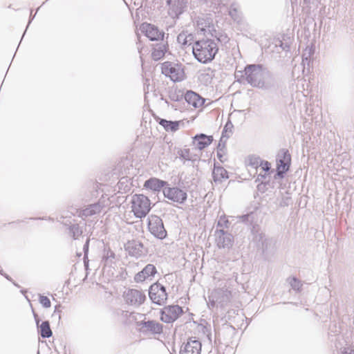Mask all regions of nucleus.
Wrapping results in <instances>:
<instances>
[{"instance_id":"19","label":"nucleus","mask_w":354,"mask_h":354,"mask_svg":"<svg viewBox=\"0 0 354 354\" xmlns=\"http://www.w3.org/2000/svg\"><path fill=\"white\" fill-rule=\"evenodd\" d=\"M156 273V268L152 264H147L142 271L136 274L134 279L136 282H142Z\"/></svg>"},{"instance_id":"48","label":"nucleus","mask_w":354,"mask_h":354,"mask_svg":"<svg viewBox=\"0 0 354 354\" xmlns=\"http://www.w3.org/2000/svg\"><path fill=\"white\" fill-rule=\"evenodd\" d=\"M319 1L320 0H304V3L308 4H315Z\"/></svg>"},{"instance_id":"22","label":"nucleus","mask_w":354,"mask_h":354,"mask_svg":"<svg viewBox=\"0 0 354 354\" xmlns=\"http://www.w3.org/2000/svg\"><path fill=\"white\" fill-rule=\"evenodd\" d=\"M181 121H170L165 119H160L159 124L161 125L166 131L176 132L179 129Z\"/></svg>"},{"instance_id":"43","label":"nucleus","mask_w":354,"mask_h":354,"mask_svg":"<svg viewBox=\"0 0 354 354\" xmlns=\"http://www.w3.org/2000/svg\"><path fill=\"white\" fill-rule=\"evenodd\" d=\"M342 354H354V350L351 348H344L342 351Z\"/></svg>"},{"instance_id":"49","label":"nucleus","mask_w":354,"mask_h":354,"mask_svg":"<svg viewBox=\"0 0 354 354\" xmlns=\"http://www.w3.org/2000/svg\"><path fill=\"white\" fill-rule=\"evenodd\" d=\"M0 274H2V275H3V276H5V277H6V279H10V278H9V277H8V275L4 274L3 273V270H2V269H0Z\"/></svg>"},{"instance_id":"23","label":"nucleus","mask_w":354,"mask_h":354,"mask_svg":"<svg viewBox=\"0 0 354 354\" xmlns=\"http://www.w3.org/2000/svg\"><path fill=\"white\" fill-rule=\"evenodd\" d=\"M167 184L165 181L158 178H150L145 181V187L153 191H159Z\"/></svg>"},{"instance_id":"20","label":"nucleus","mask_w":354,"mask_h":354,"mask_svg":"<svg viewBox=\"0 0 354 354\" xmlns=\"http://www.w3.org/2000/svg\"><path fill=\"white\" fill-rule=\"evenodd\" d=\"M185 100L189 104L194 108H199L202 106L205 100L199 95L194 91H188L185 95Z\"/></svg>"},{"instance_id":"32","label":"nucleus","mask_w":354,"mask_h":354,"mask_svg":"<svg viewBox=\"0 0 354 354\" xmlns=\"http://www.w3.org/2000/svg\"><path fill=\"white\" fill-rule=\"evenodd\" d=\"M69 230L74 239H78L82 234V230L78 225H71Z\"/></svg>"},{"instance_id":"21","label":"nucleus","mask_w":354,"mask_h":354,"mask_svg":"<svg viewBox=\"0 0 354 354\" xmlns=\"http://www.w3.org/2000/svg\"><path fill=\"white\" fill-rule=\"evenodd\" d=\"M103 205L100 203H93L83 209L80 212V215L85 217L91 216L100 214Z\"/></svg>"},{"instance_id":"31","label":"nucleus","mask_w":354,"mask_h":354,"mask_svg":"<svg viewBox=\"0 0 354 354\" xmlns=\"http://www.w3.org/2000/svg\"><path fill=\"white\" fill-rule=\"evenodd\" d=\"M289 284L291 288L296 291H299L301 288L302 283L300 280L297 279L296 277H290L288 279Z\"/></svg>"},{"instance_id":"46","label":"nucleus","mask_w":354,"mask_h":354,"mask_svg":"<svg viewBox=\"0 0 354 354\" xmlns=\"http://www.w3.org/2000/svg\"><path fill=\"white\" fill-rule=\"evenodd\" d=\"M33 315H34V318H35V322H36L37 328H38L40 326L39 325L40 320H39V319L38 317L37 314H36L34 311H33Z\"/></svg>"},{"instance_id":"6","label":"nucleus","mask_w":354,"mask_h":354,"mask_svg":"<svg viewBox=\"0 0 354 354\" xmlns=\"http://www.w3.org/2000/svg\"><path fill=\"white\" fill-rule=\"evenodd\" d=\"M123 298L127 305L137 308L145 302L146 295L142 290L132 288L124 292Z\"/></svg>"},{"instance_id":"5","label":"nucleus","mask_w":354,"mask_h":354,"mask_svg":"<svg viewBox=\"0 0 354 354\" xmlns=\"http://www.w3.org/2000/svg\"><path fill=\"white\" fill-rule=\"evenodd\" d=\"M137 325L139 331L145 335H160L163 333V325L156 320H143Z\"/></svg>"},{"instance_id":"1","label":"nucleus","mask_w":354,"mask_h":354,"mask_svg":"<svg viewBox=\"0 0 354 354\" xmlns=\"http://www.w3.org/2000/svg\"><path fill=\"white\" fill-rule=\"evenodd\" d=\"M219 39L203 38L196 41L192 46L194 57L201 63L207 64L212 61L218 51Z\"/></svg>"},{"instance_id":"47","label":"nucleus","mask_w":354,"mask_h":354,"mask_svg":"<svg viewBox=\"0 0 354 354\" xmlns=\"http://www.w3.org/2000/svg\"><path fill=\"white\" fill-rule=\"evenodd\" d=\"M236 10L235 8L231 9L230 10V15L233 19H236Z\"/></svg>"},{"instance_id":"8","label":"nucleus","mask_w":354,"mask_h":354,"mask_svg":"<svg viewBox=\"0 0 354 354\" xmlns=\"http://www.w3.org/2000/svg\"><path fill=\"white\" fill-rule=\"evenodd\" d=\"M149 296L151 301L158 305L164 304L167 299L165 287L159 283H155L150 286Z\"/></svg>"},{"instance_id":"51","label":"nucleus","mask_w":354,"mask_h":354,"mask_svg":"<svg viewBox=\"0 0 354 354\" xmlns=\"http://www.w3.org/2000/svg\"><path fill=\"white\" fill-rule=\"evenodd\" d=\"M200 25L203 26V24H202V23L201 24V23L199 22V21H198V26H200Z\"/></svg>"},{"instance_id":"45","label":"nucleus","mask_w":354,"mask_h":354,"mask_svg":"<svg viewBox=\"0 0 354 354\" xmlns=\"http://www.w3.org/2000/svg\"><path fill=\"white\" fill-rule=\"evenodd\" d=\"M33 315H34V318H35V322H36L37 328H38L40 326L39 325L40 320H39V319L38 317L37 314H36L34 311H33Z\"/></svg>"},{"instance_id":"44","label":"nucleus","mask_w":354,"mask_h":354,"mask_svg":"<svg viewBox=\"0 0 354 354\" xmlns=\"http://www.w3.org/2000/svg\"><path fill=\"white\" fill-rule=\"evenodd\" d=\"M33 315H34V318H35V322H36L37 328H38L40 326L39 325L40 320H39V319L38 317L37 314H36L34 311H33Z\"/></svg>"},{"instance_id":"38","label":"nucleus","mask_w":354,"mask_h":354,"mask_svg":"<svg viewBox=\"0 0 354 354\" xmlns=\"http://www.w3.org/2000/svg\"><path fill=\"white\" fill-rule=\"evenodd\" d=\"M314 53V49L313 46H307L303 52L302 58L305 59H310L311 56Z\"/></svg>"},{"instance_id":"9","label":"nucleus","mask_w":354,"mask_h":354,"mask_svg":"<svg viewBox=\"0 0 354 354\" xmlns=\"http://www.w3.org/2000/svg\"><path fill=\"white\" fill-rule=\"evenodd\" d=\"M215 243L219 249L230 250L234 242L233 235L226 230H216L214 232Z\"/></svg>"},{"instance_id":"7","label":"nucleus","mask_w":354,"mask_h":354,"mask_svg":"<svg viewBox=\"0 0 354 354\" xmlns=\"http://www.w3.org/2000/svg\"><path fill=\"white\" fill-rule=\"evenodd\" d=\"M149 232L156 238L163 239L167 236L162 220L156 215H151L148 218Z\"/></svg>"},{"instance_id":"17","label":"nucleus","mask_w":354,"mask_h":354,"mask_svg":"<svg viewBox=\"0 0 354 354\" xmlns=\"http://www.w3.org/2000/svg\"><path fill=\"white\" fill-rule=\"evenodd\" d=\"M258 241L263 253H270L276 249V241L272 239L267 237L264 234H259Z\"/></svg>"},{"instance_id":"50","label":"nucleus","mask_w":354,"mask_h":354,"mask_svg":"<svg viewBox=\"0 0 354 354\" xmlns=\"http://www.w3.org/2000/svg\"><path fill=\"white\" fill-rule=\"evenodd\" d=\"M201 29L202 31L203 32H206V29L205 28V27L202 26L201 28H200Z\"/></svg>"},{"instance_id":"11","label":"nucleus","mask_w":354,"mask_h":354,"mask_svg":"<svg viewBox=\"0 0 354 354\" xmlns=\"http://www.w3.org/2000/svg\"><path fill=\"white\" fill-rule=\"evenodd\" d=\"M162 73L169 76L174 82L181 81L184 77V72L180 66L169 62L162 64Z\"/></svg>"},{"instance_id":"39","label":"nucleus","mask_w":354,"mask_h":354,"mask_svg":"<svg viewBox=\"0 0 354 354\" xmlns=\"http://www.w3.org/2000/svg\"><path fill=\"white\" fill-rule=\"evenodd\" d=\"M259 167H261L263 171H268L270 169L271 165L268 161L261 160Z\"/></svg>"},{"instance_id":"36","label":"nucleus","mask_w":354,"mask_h":354,"mask_svg":"<svg viewBox=\"0 0 354 354\" xmlns=\"http://www.w3.org/2000/svg\"><path fill=\"white\" fill-rule=\"evenodd\" d=\"M39 301L44 308H48L51 306L50 299L46 296L40 294L39 295Z\"/></svg>"},{"instance_id":"30","label":"nucleus","mask_w":354,"mask_h":354,"mask_svg":"<svg viewBox=\"0 0 354 354\" xmlns=\"http://www.w3.org/2000/svg\"><path fill=\"white\" fill-rule=\"evenodd\" d=\"M115 258V253L109 249H105L104 250V254H103V261L105 263V265L111 264L114 259Z\"/></svg>"},{"instance_id":"37","label":"nucleus","mask_w":354,"mask_h":354,"mask_svg":"<svg viewBox=\"0 0 354 354\" xmlns=\"http://www.w3.org/2000/svg\"><path fill=\"white\" fill-rule=\"evenodd\" d=\"M261 159L256 156H250L248 158L249 165L254 168H258L261 164Z\"/></svg>"},{"instance_id":"35","label":"nucleus","mask_w":354,"mask_h":354,"mask_svg":"<svg viewBox=\"0 0 354 354\" xmlns=\"http://www.w3.org/2000/svg\"><path fill=\"white\" fill-rule=\"evenodd\" d=\"M228 138H226V137H225L223 136H221V139L219 140V142H218V147H217V155H218L219 158H221V152L223 151V150L225 148V143H226V141H227V140Z\"/></svg>"},{"instance_id":"33","label":"nucleus","mask_w":354,"mask_h":354,"mask_svg":"<svg viewBox=\"0 0 354 354\" xmlns=\"http://www.w3.org/2000/svg\"><path fill=\"white\" fill-rule=\"evenodd\" d=\"M178 154L179 155V158L184 161L192 160L190 150L189 149H179L178 151Z\"/></svg>"},{"instance_id":"42","label":"nucleus","mask_w":354,"mask_h":354,"mask_svg":"<svg viewBox=\"0 0 354 354\" xmlns=\"http://www.w3.org/2000/svg\"><path fill=\"white\" fill-rule=\"evenodd\" d=\"M310 59H308L307 60L302 58V64L304 66V69H303V71H304L305 68H306V66H307L308 67V69H309V67H310Z\"/></svg>"},{"instance_id":"16","label":"nucleus","mask_w":354,"mask_h":354,"mask_svg":"<svg viewBox=\"0 0 354 354\" xmlns=\"http://www.w3.org/2000/svg\"><path fill=\"white\" fill-rule=\"evenodd\" d=\"M201 343L200 341L190 338L181 346L180 354H201Z\"/></svg>"},{"instance_id":"52","label":"nucleus","mask_w":354,"mask_h":354,"mask_svg":"<svg viewBox=\"0 0 354 354\" xmlns=\"http://www.w3.org/2000/svg\"><path fill=\"white\" fill-rule=\"evenodd\" d=\"M208 30L210 31V26H208Z\"/></svg>"},{"instance_id":"25","label":"nucleus","mask_w":354,"mask_h":354,"mask_svg":"<svg viewBox=\"0 0 354 354\" xmlns=\"http://www.w3.org/2000/svg\"><path fill=\"white\" fill-rule=\"evenodd\" d=\"M143 245L140 242H132L128 245L129 252L134 257H139L142 253Z\"/></svg>"},{"instance_id":"41","label":"nucleus","mask_w":354,"mask_h":354,"mask_svg":"<svg viewBox=\"0 0 354 354\" xmlns=\"http://www.w3.org/2000/svg\"><path fill=\"white\" fill-rule=\"evenodd\" d=\"M88 245H89V239H87L86 241V243H85V244L84 245V247H83V250H84V259L87 257V252L88 251Z\"/></svg>"},{"instance_id":"15","label":"nucleus","mask_w":354,"mask_h":354,"mask_svg":"<svg viewBox=\"0 0 354 354\" xmlns=\"http://www.w3.org/2000/svg\"><path fill=\"white\" fill-rule=\"evenodd\" d=\"M140 30L151 41L162 40L164 38L165 33L152 24H142Z\"/></svg>"},{"instance_id":"29","label":"nucleus","mask_w":354,"mask_h":354,"mask_svg":"<svg viewBox=\"0 0 354 354\" xmlns=\"http://www.w3.org/2000/svg\"><path fill=\"white\" fill-rule=\"evenodd\" d=\"M230 223L225 215L221 216L218 220L216 230H225L229 229Z\"/></svg>"},{"instance_id":"26","label":"nucleus","mask_w":354,"mask_h":354,"mask_svg":"<svg viewBox=\"0 0 354 354\" xmlns=\"http://www.w3.org/2000/svg\"><path fill=\"white\" fill-rule=\"evenodd\" d=\"M212 174L215 182H221L228 178L227 171L222 167H215Z\"/></svg>"},{"instance_id":"10","label":"nucleus","mask_w":354,"mask_h":354,"mask_svg":"<svg viewBox=\"0 0 354 354\" xmlns=\"http://www.w3.org/2000/svg\"><path fill=\"white\" fill-rule=\"evenodd\" d=\"M277 175L281 178L283 177V174L289 170L291 156L287 149H281L277 156Z\"/></svg>"},{"instance_id":"13","label":"nucleus","mask_w":354,"mask_h":354,"mask_svg":"<svg viewBox=\"0 0 354 354\" xmlns=\"http://www.w3.org/2000/svg\"><path fill=\"white\" fill-rule=\"evenodd\" d=\"M187 0H167L168 14L172 18H178L187 8Z\"/></svg>"},{"instance_id":"14","label":"nucleus","mask_w":354,"mask_h":354,"mask_svg":"<svg viewBox=\"0 0 354 354\" xmlns=\"http://www.w3.org/2000/svg\"><path fill=\"white\" fill-rule=\"evenodd\" d=\"M163 194L167 198L180 204L183 203L187 198L186 192L178 187H164Z\"/></svg>"},{"instance_id":"12","label":"nucleus","mask_w":354,"mask_h":354,"mask_svg":"<svg viewBox=\"0 0 354 354\" xmlns=\"http://www.w3.org/2000/svg\"><path fill=\"white\" fill-rule=\"evenodd\" d=\"M183 313L182 308L178 305L167 306L161 310L160 319L167 324L173 323Z\"/></svg>"},{"instance_id":"4","label":"nucleus","mask_w":354,"mask_h":354,"mask_svg":"<svg viewBox=\"0 0 354 354\" xmlns=\"http://www.w3.org/2000/svg\"><path fill=\"white\" fill-rule=\"evenodd\" d=\"M131 211L136 218L145 217L151 209V202L143 194H134L131 198Z\"/></svg>"},{"instance_id":"27","label":"nucleus","mask_w":354,"mask_h":354,"mask_svg":"<svg viewBox=\"0 0 354 354\" xmlns=\"http://www.w3.org/2000/svg\"><path fill=\"white\" fill-rule=\"evenodd\" d=\"M194 39V36L187 32H182L177 37V41L183 46L190 45Z\"/></svg>"},{"instance_id":"40","label":"nucleus","mask_w":354,"mask_h":354,"mask_svg":"<svg viewBox=\"0 0 354 354\" xmlns=\"http://www.w3.org/2000/svg\"><path fill=\"white\" fill-rule=\"evenodd\" d=\"M60 307V305L55 306V310L53 314V317H57L58 320H60L61 319V310L59 309Z\"/></svg>"},{"instance_id":"18","label":"nucleus","mask_w":354,"mask_h":354,"mask_svg":"<svg viewBox=\"0 0 354 354\" xmlns=\"http://www.w3.org/2000/svg\"><path fill=\"white\" fill-rule=\"evenodd\" d=\"M212 136H208L205 134L201 133L193 138V145L195 148L202 150L208 147L212 142Z\"/></svg>"},{"instance_id":"34","label":"nucleus","mask_w":354,"mask_h":354,"mask_svg":"<svg viewBox=\"0 0 354 354\" xmlns=\"http://www.w3.org/2000/svg\"><path fill=\"white\" fill-rule=\"evenodd\" d=\"M234 126L231 121H227L225 124L224 129L222 132V136L230 138V136L232 134V129Z\"/></svg>"},{"instance_id":"24","label":"nucleus","mask_w":354,"mask_h":354,"mask_svg":"<svg viewBox=\"0 0 354 354\" xmlns=\"http://www.w3.org/2000/svg\"><path fill=\"white\" fill-rule=\"evenodd\" d=\"M167 44L164 43H160L156 44L153 48L151 53L152 58L154 60H159L162 58L167 51Z\"/></svg>"},{"instance_id":"28","label":"nucleus","mask_w":354,"mask_h":354,"mask_svg":"<svg viewBox=\"0 0 354 354\" xmlns=\"http://www.w3.org/2000/svg\"><path fill=\"white\" fill-rule=\"evenodd\" d=\"M38 328H39V333L43 338H48L53 335L50 324L48 321L43 322Z\"/></svg>"},{"instance_id":"3","label":"nucleus","mask_w":354,"mask_h":354,"mask_svg":"<svg viewBox=\"0 0 354 354\" xmlns=\"http://www.w3.org/2000/svg\"><path fill=\"white\" fill-rule=\"evenodd\" d=\"M225 282L222 288H215L209 295L207 302L209 308H214L215 306L224 307L231 302L232 294L227 286L230 279H225Z\"/></svg>"},{"instance_id":"2","label":"nucleus","mask_w":354,"mask_h":354,"mask_svg":"<svg viewBox=\"0 0 354 354\" xmlns=\"http://www.w3.org/2000/svg\"><path fill=\"white\" fill-rule=\"evenodd\" d=\"M268 72L259 64L248 65L244 69V75H241L248 84L254 87L263 88Z\"/></svg>"}]
</instances>
